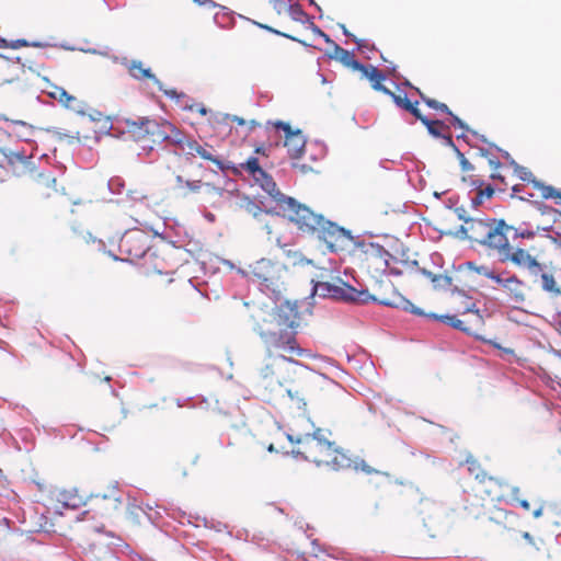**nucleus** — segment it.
Here are the masks:
<instances>
[{
	"label": "nucleus",
	"mask_w": 561,
	"mask_h": 561,
	"mask_svg": "<svg viewBox=\"0 0 561 561\" xmlns=\"http://www.w3.org/2000/svg\"><path fill=\"white\" fill-rule=\"evenodd\" d=\"M224 119L225 121L230 119L232 122H236L238 125H244L245 124V121L242 117L234 116V115L231 116V115L226 114V115H224Z\"/></svg>",
	"instance_id": "obj_48"
},
{
	"label": "nucleus",
	"mask_w": 561,
	"mask_h": 561,
	"mask_svg": "<svg viewBox=\"0 0 561 561\" xmlns=\"http://www.w3.org/2000/svg\"><path fill=\"white\" fill-rule=\"evenodd\" d=\"M473 505L466 506V508L469 511V514H471L473 517H479L481 514L484 513L483 505L480 506V508H473Z\"/></svg>",
	"instance_id": "obj_47"
},
{
	"label": "nucleus",
	"mask_w": 561,
	"mask_h": 561,
	"mask_svg": "<svg viewBox=\"0 0 561 561\" xmlns=\"http://www.w3.org/2000/svg\"><path fill=\"white\" fill-rule=\"evenodd\" d=\"M181 142L182 144L178 145L176 148L183 151L188 158H199L205 161H209L220 171L228 169V165L211 145L207 142H199L193 138H187L184 133Z\"/></svg>",
	"instance_id": "obj_10"
},
{
	"label": "nucleus",
	"mask_w": 561,
	"mask_h": 561,
	"mask_svg": "<svg viewBox=\"0 0 561 561\" xmlns=\"http://www.w3.org/2000/svg\"><path fill=\"white\" fill-rule=\"evenodd\" d=\"M542 513H543V506L541 505L537 510L534 511L533 515L535 518H538L542 515Z\"/></svg>",
	"instance_id": "obj_50"
},
{
	"label": "nucleus",
	"mask_w": 561,
	"mask_h": 561,
	"mask_svg": "<svg viewBox=\"0 0 561 561\" xmlns=\"http://www.w3.org/2000/svg\"><path fill=\"white\" fill-rule=\"evenodd\" d=\"M147 138L152 144L168 142L174 147L181 145L183 131L168 121H156L145 123Z\"/></svg>",
	"instance_id": "obj_11"
},
{
	"label": "nucleus",
	"mask_w": 561,
	"mask_h": 561,
	"mask_svg": "<svg viewBox=\"0 0 561 561\" xmlns=\"http://www.w3.org/2000/svg\"><path fill=\"white\" fill-rule=\"evenodd\" d=\"M148 236L140 229L125 232L119 241V249L130 260L141 259L149 249Z\"/></svg>",
	"instance_id": "obj_14"
},
{
	"label": "nucleus",
	"mask_w": 561,
	"mask_h": 561,
	"mask_svg": "<svg viewBox=\"0 0 561 561\" xmlns=\"http://www.w3.org/2000/svg\"><path fill=\"white\" fill-rule=\"evenodd\" d=\"M477 156L481 158H485L488 160L489 165L492 168V173L490 174V179L494 181H499L502 184L506 185L505 178L499 172V169L502 168V162L493 154H490L485 149H479Z\"/></svg>",
	"instance_id": "obj_27"
},
{
	"label": "nucleus",
	"mask_w": 561,
	"mask_h": 561,
	"mask_svg": "<svg viewBox=\"0 0 561 561\" xmlns=\"http://www.w3.org/2000/svg\"><path fill=\"white\" fill-rule=\"evenodd\" d=\"M255 152L260 154H265V146L262 145L260 147H256Z\"/></svg>",
	"instance_id": "obj_58"
},
{
	"label": "nucleus",
	"mask_w": 561,
	"mask_h": 561,
	"mask_svg": "<svg viewBox=\"0 0 561 561\" xmlns=\"http://www.w3.org/2000/svg\"><path fill=\"white\" fill-rule=\"evenodd\" d=\"M523 537H524V538H525L529 543L534 545V539H533V537L530 536V534H529V533H524V534H523Z\"/></svg>",
	"instance_id": "obj_56"
},
{
	"label": "nucleus",
	"mask_w": 561,
	"mask_h": 561,
	"mask_svg": "<svg viewBox=\"0 0 561 561\" xmlns=\"http://www.w3.org/2000/svg\"><path fill=\"white\" fill-rule=\"evenodd\" d=\"M95 506L105 512L115 511L122 504L121 494L116 483H111L105 491H99L90 496Z\"/></svg>",
	"instance_id": "obj_19"
},
{
	"label": "nucleus",
	"mask_w": 561,
	"mask_h": 561,
	"mask_svg": "<svg viewBox=\"0 0 561 561\" xmlns=\"http://www.w3.org/2000/svg\"><path fill=\"white\" fill-rule=\"evenodd\" d=\"M279 131L284 133V147L287 149L288 156L291 159H299L302 156L306 146V138L301 130H293L289 124L280 121L266 127L268 136H277Z\"/></svg>",
	"instance_id": "obj_12"
},
{
	"label": "nucleus",
	"mask_w": 561,
	"mask_h": 561,
	"mask_svg": "<svg viewBox=\"0 0 561 561\" xmlns=\"http://www.w3.org/2000/svg\"><path fill=\"white\" fill-rule=\"evenodd\" d=\"M510 231H514V237L515 238H523V239H533L536 234V232L531 229H528V228H515L513 227V229H511Z\"/></svg>",
	"instance_id": "obj_38"
},
{
	"label": "nucleus",
	"mask_w": 561,
	"mask_h": 561,
	"mask_svg": "<svg viewBox=\"0 0 561 561\" xmlns=\"http://www.w3.org/2000/svg\"><path fill=\"white\" fill-rule=\"evenodd\" d=\"M323 466L335 471L354 469L362 470L366 473L373 472V469L364 460L358 461L353 459L347 451L336 447L335 445Z\"/></svg>",
	"instance_id": "obj_15"
},
{
	"label": "nucleus",
	"mask_w": 561,
	"mask_h": 561,
	"mask_svg": "<svg viewBox=\"0 0 561 561\" xmlns=\"http://www.w3.org/2000/svg\"><path fill=\"white\" fill-rule=\"evenodd\" d=\"M278 140H279V136H277V138H276V139H275V141H274V145H275V146H278V145H279V141H278Z\"/></svg>",
	"instance_id": "obj_62"
},
{
	"label": "nucleus",
	"mask_w": 561,
	"mask_h": 561,
	"mask_svg": "<svg viewBox=\"0 0 561 561\" xmlns=\"http://www.w3.org/2000/svg\"><path fill=\"white\" fill-rule=\"evenodd\" d=\"M146 122H150V118L138 117L136 119H125L126 129L135 140L140 141L147 138V131L145 128Z\"/></svg>",
	"instance_id": "obj_26"
},
{
	"label": "nucleus",
	"mask_w": 561,
	"mask_h": 561,
	"mask_svg": "<svg viewBox=\"0 0 561 561\" xmlns=\"http://www.w3.org/2000/svg\"><path fill=\"white\" fill-rule=\"evenodd\" d=\"M183 108L190 112H198L201 115L205 116L207 114V108L203 103H192L183 105Z\"/></svg>",
	"instance_id": "obj_42"
},
{
	"label": "nucleus",
	"mask_w": 561,
	"mask_h": 561,
	"mask_svg": "<svg viewBox=\"0 0 561 561\" xmlns=\"http://www.w3.org/2000/svg\"><path fill=\"white\" fill-rule=\"evenodd\" d=\"M363 78L369 80L371 88L376 91L382 92L383 94H390V90L382 84L386 80V75L373 65H364L359 71Z\"/></svg>",
	"instance_id": "obj_24"
},
{
	"label": "nucleus",
	"mask_w": 561,
	"mask_h": 561,
	"mask_svg": "<svg viewBox=\"0 0 561 561\" xmlns=\"http://www.w3.org/2000/svg\"><path fill=\"white\" fill-rule=\"evenodd\" d=\"M507 295L508 300L515 305H524L527 300L528 286L524 280L508 272L501 274V280L496 282Z\"/></svg>",
	"instance_id": "obj_16"
},
{
	"label": "nucleus",
	"mask_w": 561,
	"mask_h": 561,
	"mask_svg": "<svg viewBox=\"0 0 561 561\" xmlns=\"http://www.w3.org/2000/svg\"><path fill=\"white\" fill-rule=\"evenodd\" d=\"M496 251L502 262H511L519 268L527 270L531 275H538V271L541 270V263L535 256L522 248L513 249L507 237L506 244L497 248Z\"/></svg>",
	"instance_id": "obj_13"
},
{
	"label": "nucleus",
	"mask_w": 561,
	"mask_h": 561,
	"mask_svg": "<svg viewBox=\"0 0 561 561\" xmlns=\"http://www.w3.org/2000/svg\"><path fill=\"white\" fill-rule=\"evenodd\" d=\"M392 101L396 103L397 106L403 108V110H408L409 107H411V102L410 100L407 98V95H400V94H396L393 91L390 90V94H388Z\"/></svg>",
	"instance_id": "obj_36"
},
{
	"label": "nucleus",
	"mask_w": 561,
	"mask_h": 561,
	"mask_svg": "<svg viewBox=\"0 0 561 561\" xmlns=\"http://www.w3.org/2000/svg\"><path fill=\"white\" fill-rule=\"evenodd\" d=\"M428 133L434 137H442L448 141V144H453V139L449 135H445L442 133L444 129H448V127L440 121L426 119L424 122Z\"/></svg>",
	"instance_id": "obj_32"
},
{
	"label": "nucleus",
	"mask_w": 561,
	"mask_h": 561,
	"mask_svg": "<svg viewBox=\"0 0 561 561\" xmlns=\"http://www.w3.org/2000/svg\"><path fill=\"white\" fill-rule=\"evenodd\" d=\"M266 28H267V30H270V31H272V32H274V33H276V34H278V35H282V36H284V37H287V38H291V39H294V37H293V36H289V35H287V34H285V33H282V32H279V31H275V30H273V28H271V27H266Z\"/></svg>",
	"instance_id": "obj_55"
},
{
	"label": "nucleus",
	"mask_w": 561,
	"mask_h": 561,
	"mask_svg": "<svg viewBox=\"0 0 561 561\" xmlns=\"http://www.w3.org/2000/svg\"><path fill=\"white\" fill-rule=\"evenodd\" d=\"M244 273L250 280L257 283L262 290L273 294H279L286 284L285 265L268 259H261L250 264Z\"/></svg>",
	"instance_id": "obj_6"
},
{
	"label": "nucleus",
	"mask_w": 561,
	"mask_h": 561,
	"mask_svg": "<svg viewBox=\"0 0 561 561\" xmlns=\"http://www.w3.org/2000/svg\"><path fill=\"white\" fill-rule=\"evenodd\" d=\"M79 241H80V237L79 236H73L72 237V242L73 243H79Z\"/></svg>",
	"instance_id": "obj_59"
},
{
	"label": "nucleus",
	"mask_w": 561,
	"mask_h": 561,
	"mask_svg": "<svg viewBox=\"0 0 561 561\" xmlns=\"http://www.w3.org/2000/svg\"><path fill=\"white\" fill-rule=\"evenodd\" d=\"M416 105H417V102H415L414 104L412 103L411 107H409L407 111L409 113H411L416 119L421 121L422 124H424V122L427 119V117L422 115V113L420 112V110L417 108Z\"/></svg>",
	"instance_id": "obj_43"
},
{
	"label": "nucleus",
	"mask_w": 561,
	"mask_h": 561,
	"mask_svg": "<svg viewBox=\"0 0 561 561\" xmlns=\"http://www.w3.org/2000/svg\"><path fill=\"white\" fill-rule=\"evenodd\" d=\"M278 215L293 222L302 233L323 241L331 251L344 250L352 240L350 231L324 219L309 207L290 197L283 201Z\"/></svg>",
	"instance_id": "obj_2"
},
{
	"label": "nucleus",
	"mask_w": 561,
	"mask_h": 561,
	"mask_svg": "<svg viewBox=\"0 0 561 561\" xmlns=\"http://www.w3.org/2000/svg\"><path fill=\"white\" fill-rule=\"evenodd\" d=\"M46 93L50 99L57 101L65 108L79 115L87 114L88 104L76 95L69 94L62 87L49 84Z\"/></svg>",
	"instance_id": "obj_17"
},
{
	"label": "nucleus",
	"mask_w": 561,
	"mask_h": 561,
	"mask_svg": "<svg viewBox=\"0 0 561 561\" xmlns=\"http://www.w3.org/2000/svg\"><path fill=\"white\" fill-rule=\"evenodd\" d=\"M14 157H15L18 160H20V161H22V160H23V158H24V157H23L22 154H20V153L14 154Z\"/></svg>",
	"instance_id": "obj_60"
},
{
	"label": "nucleus",
	"mask_w": 561,
	"mask_h": 561,
	"mask_svg": "<svg viewBox=\"0 0 561 561\" xmlns=\"http://www.w3.org/2000/svg\"><path fill=\"white\" fill-rule=\"evenodd\" d=\"M416 92L419 93V95L421 96V99L423 100V102L426 104V100H433L432 98H428L427 95H425L420 89L416 88Z\"/></svg>",
	"instance_id": "obj_53"
},
{
	"label": "nucleus",
	"mask_w": 561,
	"mask_h": 561,
	"mask_svg": "<svg viewBox=\"0 0 561 561\" xmlns=\"http://www.w3.org/2000/svg\"><path fill=\"white\" fill-rule=\"evenodd\" d=\"M178 183L183 184L192 192H198L202 187V181H183L182 176L176 178Z\"/></svg>",
	"instance_id": "obj_41"
},
{
	"label": "nucleus",
	"mask_w": 561,
	"mask_h": 561,
	"mask_svg": "<svg viewBox=\"0 0 561 561\" xmlns=\"http://www.w3.org/2000/svg\"><path fill=\"white\" fill-rule=\"evenodd\" d=\"M284 388L290 407L306 413L307 404L317 391L313 375L300 366L289 381L285 382Z\"/></svg>",
	"instance_id": "obj_7"
},
{
	"label": "nucleus",
	"mask_w": 561,
	"mask_h": 561,
	"mask_svg": "<svg viewBox=\"0 0 561 561\" xmlns=\"http://www.w3.org/2000/svg\"><path fill=\"white\" fill-rule=\"evenodd\" d=\"M264 335L266 339L262 341L266 356L257 370V380L264 389L273 392L277 387L283 388L299 369L301 365L293 357L302 356L304 350L293 339L287 337L285 343H279L270 331L264 332Z\"/></svg>",
	"instance_id": "obj_1"
},
{
	"label": "nucleus",
	"mask_w": 561,
	"mask_h": 561,
	"mask_svg": "<svg viewBox=\"0 0 561 561\" xmlns=\"http://www.w3.org/2000/svg\"><path fill=\"white\" fill-rule=\"evenodd\" d=\"M382 252L386 253V251L383 250L382 247L376 245V244H373V243H370L368 249L365 251L366 254L370 253V254H374V255H381Z\"/></svg>",
	"instance_id": "obj_44"
},
{
	"label": "nucleus",
	"mask_w": 561,
	"mask_h": 561,
	"mask_svg": "<svg viewBox=\"0 0 561 561\" xmlns=\"http://www.w3.org/2000/svg\"><path fill=\"white\" fill-rule=\"evenodd\" d=\"M437 320L448 324L449 327L465 332L466 334L473 335L481 339L484 328V319L479 310L468 308L460 317L458 316H438Z\"/></svg>",
	"instance_id": "obj_9"
},
{
	"label": "nucleus",
	"mask_w": 561,
	"mask_h": 561,
	"mask_svg": "<svg viewBox=\"0 0 561 561\" xmlns=\"http://www.w3.org/2000/svg\"><path fill=\"white\" fill-rule=\"evenodd\" d=\"M296 448L294 453L301 456L305 460L323 466L334 446V443L323 437L321 430L312 434L297 436Z\"/></svg>",
	"instance_id": "obj_8"
},
{
	"label": "nucleus",
	"mask_w": 561,
	"mask_h": 561,
	"mask_svg": "<svg viewBox=\"0 0 561 561\" xmlns=\"http://www.w3.org/2000/svg\"><path fill=\"white\" fill-rule=\"evenodd\" d=\"M533 187L539 192L540 197L545 199L552 198L557 205L561 206V190H557L556 187L547 185L538 180L533 181Z\"/></svg>",
	"instance_id": "obj_30"
},
{
	"label": "nucleus",
	"mask_w": 561,
	"mask_h": 561,
	"mask_svg": "<svg viewBox=\"0 0 561 561\" xmlns=\"http://www.w3.org/2000/svg\"><path fill=\"white\" fill-rule=\"evenodd\" d=\"M489 488L485 492L490 496L491 501H501L505 496L504 489L508 488L506 482H501L495 478H488Z\"/></svg>",
	"instance_id": "obj_31"
},
{
	"label": "nucleus",
	"mask_w": 561,
	"mask_h": 561,
	"mask_svg": "<svg viewBox=\"0 0 561 561\" xmlns=\"http://www.w3.org/2000/svg\"><path fill=\"white\" fill-rule=\"evenodd\" d=\"M554 243L559 249H561V234L558 233L557 237L553 239Z\"/></svg>",
	"instance_id": "obj_57"
},
{
	"label": "nucleus",
	"mask_w": 561,
	"mask_h": 561,
	"mask_svg": "<svg viewBox=\"0 0 561 561\" xmlns=\"http://www.w3.org/2000/svg\"><path fill=\"white\" fill-rule=\"evenodd\" d=\"M0 158H2L3 160H9L10 163L12 162L8 153L2 148H0Z\"/></svg>",
	"instance_id": "obj_54"
},
{
	"label": "nucleus",
	"mask_w": 561,
	"mask_h": 561,
	"mask_svg": "<svg viewBox=\"0 0 561 561\" xmlns=\"http://www.w3.org/2000/svg\"><path fill=\"white\" fill-rule=\"evenodd\" d=\"M465 463L468 466V471L470 474H472L476 479L480 480L481 482H485L486 474L483 471L481 463L477 458H474L472 455H468Z\"/></svg>",
	"instance_id": "obj_33"
},
{
	"label": "nucleus",
	"mask_w": 561,
	"mask_h": 561,
	"mask_svg": "<svg viewBox=\"0 0 561 561\" xmlns=\"http://www.w3.org/2000/svg\"><path fill=\"white\" fill-rule=\"evenodd\" d=\"M254 181L272 197V199L276 203V209L279 210L283 204V201L290 198L283 194L272 176H270L266 172H263V176H257Z\"/></svg>",
	"instance_id": "obj_23"
},
{
	"label": "nucleus",
	"mask_w": 561,
	"mask_h": 561,
	"mask_svg": "<svg viewBox=\"0 0 561 561\" xmlns=\"http://www.w3.org/2000/svg\"><path fill=\"white\" fill-rule=\"evenodd\" d=\"M28 43L25 39H16L10 43L4 38L0 39V47L18 49L20 47H26Z\"/></svg>",
	"instance_id": "obj_39"
},
{
	"label": "nucleus",
	"mask_w": 561,
	"mask_h": 561,
	"mask_svg": "<svg viewBox=\"0 0 561 561\" xmlns=\"http://www.w3.org/2000/svg\"><path fill=\"white\" fill-rule=\"evenodd\" d=\"M459 218L463 220L459 231L467 239L495 251L506 244V234L513 229V226L507 225L503 219L465 218L462 215H459Z\"/></svg>",
	"instance_id": "obj_4"
},
{
	"label": "nucleus",
	"mask_w": 561,
	"mask_h": 561,
	"mask_svg": "<svg viewBox=\"0 0 561 561\" xmlns=\"http://www.w3.org/2000/svg\"><path fill=\"white\" fill-rule=\"evenodd\" d=\"M290 11H291V13L295 15V18H296L297 15H304L302 10H301V9H300V7H299V5H297V4H296V5H291V7H290Z\"/></svg>",
	"instance_id": "obj_49"
},
{
	"label": "nucleus",
	"mask_w": 561,
	"mask_h": 561,
	"mask_svg": "<svg viewBox=\"0 0 561 561\" xmlns=\"http://www.w3.org/2000/svg\"><path fill=\"white\" fill-rule=\"evenodd\" d=\"M128 73L136 80H152V82L162 91L167 96L174 99L182 96L174 89H163L162 82L151 72L150 68H145L144 64L139 60H131L127 66Z\"/></svg>",
	"instance_id": "obj_20"
},
{
	"label": "nucleus",
	"mask_w": 561,
	"mask_h": 561,
	"mask_svg": "<svg viewBox=\"0 0 561 561\" xmlns=\"http://www.w3.org/2000/svg\"><path fill=\"white\" fill-rule=\"evenodd\" d=\"M416 92L419 93V95L421 96V99L423 100V102L426 104V100H433L432 98H428L427 95H425L420 89L416 88Z\"/></svg>",
	"instance_id": "obj_52"
},
{
	"label": "nucleus",
	"mask_w": 561,
	"mask_h": 561,
	"mask_svg": "<svg viewBox=\"0 0 561 561\" xmlns=\"http://www.w3.org/2000/svg\"><path fill=\"white\" fill-rule=\"evenodd\" d=\"M449 116L451 117V124L454 126L459 127L461 129H467V126L458 116L454 115L453 113Z\"/></svg>",
	"instance_id": "obj_46"
},
{
	"label": "nucleus",
	"mask_w": 561,
	"mask_h": 561,
	"mask_svg": "<svg viewBox=\"0 0 561 561\" xmlns=\"http://www.w3.org/2000/svg\"><path fill=\"white\" fill-rule=\"evenodd\" d=\"M426 105L431 108H434L436 111H440V112H444L448 115H451V111L449 110V107L445 104V103H440L436 100H426Z\"/></svg>",
	"instance_id": "obj_40"
},
{
	"label": "nucleus",
	"mask_w": 561,
	"mask_h": 561,
	"mask_svg": "<svg viewBox=\"0 0 561 561\" xmlns=\"http://www.w3.org/2000/svg\"><path fill=\"white\" fill-rule=\"evenodd\" d=\"M470 191H474L476 195L471 198V203L474 207L481 206L484 201H489L493 197L495 190L491 184H486L483 180V184L479 187H470Z\"/></svg>",
	"instance_id": "obj_29"
},
{
	"label": "nucleus",
	"mask_w": 561,
	"mask_h": 561,
	"mask_svg": "<svg viewBox=\"0 0 561 561\" xmlns=\"http://www.w3.org/2000/svg\"><path fill=\"white\" fill-rule=\"evenodd\" d=\"M416 92L419 93V95L421 96V99L423 100V102L426 104V100H433L432 98H428L427 95H425L420 89L416 88Z\"/></svg>",
	"instance_id": "obj_51"
},
{
	"label": "nucleus",
	"mask_w": 561,
	"mask_h": 561,
	"mask_svg": "<svg viewBox=\"0 0 561 561\" xmlns=\"http://www.w3.org/2000/svg\"><path fill=\"white\" fill-rule=\"evenodd\" d=\"M340 62H342L344 66L360 71L364 67L363 64H360L358 60L355 59V56L353 53L342 48L339 45H335V56H334Z\"/></svg>",
	"instance_id": "obj_28"
},
{
	"label": "nucleus",
	"mask_w": 561,
	"mask_h": 561,
	"mask_svg": "<svg viewBox=\"0 0 561 561\" xmlns=\"http://www.w3.org/2000/svg\"><path fill=\"white\" fill-rule=\"evenodd\" d=\"M538 275L540 276L541 289L547 293L549 297L558 298L561 296V285L552 271H548L546 266L541 264V270L538 271Z\"/></svg>",
	"instance_id": "obj_25"
},
{
	"label": "nucleus",
	"mask_w": 561,
	"mask_h": 561,
	"mask_svg": "<svg viewBox=\"0 0 561 561\" xmlns=\"http://www.w3.org/2000/svg\"><path fill=\"white\" fill-rule=\"evenodd\" d=\"M273 450H274V446L271 444V445L268 446V451H273Z\"/></svg>",
	"instance_id": "obj_64"
},
{
	"label": "nucleus",
	"mask_w": 561,
	"mask_h": 561,
	"mask_svg": "<svg viewBox=\"0 0 561 561\" xmlns=\"http://www.w3.org/2000/svg\"><path fill=\"white\" fill-rule=\"evenodd\" d=\"M512 492H513V494L515 495V497H514V499L517 501V503H518V504H519L524 510L529 511V508H530V504H529V502H528V501H526V500H519V499L517 497V493L519 492V489H518V488H512Z\"/></svg>",
	"instance_id": "obj_45"
},
{
	"label": "nucleus",
	"mask_w": 561,
	"mask_h": 561,
	"mask_svg": "<svg viewBox=\"0 0 561 561\" xmlns=\"http://www.w3.org/2000/svg\"><path fill=\"white\" fill-rule=\"evenodd\" d=\"M518 178L523 181L529 182L533 184V181H537L534 174L525 167L516 165L515 169Z\"/></svg>",
	"instance_id": "obj_37"
},
{
	"label": "nucleus",
	"mask_w": 561,
	"mask_h": 561,
	"mask_svg": "<svg viewBox=\"0 0 561 561\" xmlns=\"http://www.w3.org/2000/svg\"><path fill=\"white\" fill-rule=\"evenodd\" d=\"M513 191H514V192H520V188H518V186H517V185H515V186L513 187Z\"/></svg>",
	"instance_id": "obj_63"
},
{
	"label": "nucleus",
	"mask_w": 561,
	"mask_h": 561,
	"mask_svg": "<svg viewBox=\"0 0 561 561\" xmlns=\"http://www.w3.org/2000/svg\"><path fill=\"white\" fill-rule=\"evenodd\" d=\"M316 293H319L323 297H330L336 300L351 301L366 304L370 300L377 301L383 306H390L396 308H402L409 310L415 314H422V312L415 308L409 300L402 297L394 298H378L370 295L367 290H358L342 279L337 278L335 282H318L314 286Z\"/></svg>",
	"instance_id": "obj_3"
},
{
	"label": "nucleus",
	"mask_w": 561,
	"mask_h": 561,
	"mask_svg": "<svg viewBox=\"0 0 561 561\" xmlns=\"http://www.w3.org/2000/svg\"><path fill=\"white\" fill-rule=\"evenodd\" d=\"M469 268L479 275L494 280L495 283L501 280V274L496 273L488 265H476L474 263H469Z\"/></svg>",
	"instance_id": "obj_34"
},
{
	"label": "nucleus",
	"mask_w": 561,
	"mask_h": 561,
	"mask_svg": "<svg viewBox=\"0 0 561 561\" xmlns=\"http://www.w3.org/2000/svg\"><path fill=\"white\" fill-rule=\"evenodd\" d=\"M55 510H77L85 504V496L77 488H67L54 493Z\"/></svg>",
	"instance_id": "obj_18"
},
{
	"label": "nucleus",
	"mask_w": 561,
	"mask_h": 561,
	"mask_svg": "<svg viewBox=\"0 0 561 561\" xmlns=\"http://www.w3.org/2000/svg\"><path fill=\"white\" fill-rule=\"evenodd\" d=\"M300 324V314L297 304L284 301L272 312H268L261 322L256 323V332L261 339H266L264 332L273 333L274 340L285 343V339H296L295 329Z\"/></svg>",
	"instance_id": "obj_5"
},
{
	"label": "nucleus",
	"mask_w": 561,
	"mask_h": 561,
	"mask_svg": "<svg viewBox=\"0 0 561 561\" xmlns=\"http://www.w3.org/2000/svg\"><path fill=\"white\" fill-rule=\"evenodd\" d=\"M241 168L247 171L253 179L263 176V172H265L260 167L259 160L254 157L249 158L245 163H241Z\"/></svg>",
	"instance_id": "obj_35"
},
{
	"label": "nucleus",
	"mask_w": 561,
	"mask_h": 561,
	"mask_svg": "<svg viewBox=\"0 0 561 561\" xmlns=\"http://www.w3.org/2000/svg\"><path fill=\"white\" fill-rule=\"evenodd\" d=\"M256 125H259L256 122H254V121H251V122H250V126H251V128H254Z\"/></svg>",
	"instance_id": "obj_61"
},
{
	"label": "nucleus",
	"mask_w": 561,
	"mask_h": 561,
	"mask_svg": "<svg viewBox=\"0 0 561 561\" xmlns=\"http://www.w3.org/2000/svg\"><path fill=\"white\" fill-rule=\"evenodd\" d=\"M32 190L39 201L61 197L56 188V179L50 174H38L33 181Z\"/></svg>",
	"instance_id": "obj_21"
},
{
	"label": "nucleus",
	"mask_w": 561,
	"mask_h": 561,
	"mask_svg": "<svg viewBox=\"0 0 561 561\" xmlns=\"http://www.w3.org/2000/svg\"><path fill=\"white\" fill-rule=\"evenodd\" d=\"M459 164L462 172L461 182L468 187H479L483 184L482 175L478 174L477 168L463 153L458 151Z\"/></svg>",
	"instance_id": "obj_22"
}]
</instances>
